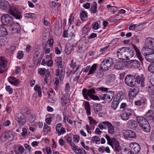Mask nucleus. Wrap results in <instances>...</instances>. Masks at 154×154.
Listing matches in <instances>:
<instances>
[{"mask_svg": "<svg viewBox=\"0 0 154 154\" xmlns=\"http://www.w3.org/2000/svg\"><path fill=\"white\" fill-rule=\"evenodd\" d=\"M0 8L2 10L5 11L9 10V14L17 19H20L22 17L21 13L16 6L13 5L10 6L9 2L5 0L0 1Z\"/></svg>", "mask_w": 154, "mask_h": 154, "instance_id": "obj_1", "label": "nucleus"}, {"mask_svg": "<svg viewBox=\"0 0 154 154\" xmlns=\"http://www.w3.org/2000/svg\"><path fill=\"white\" fill-rule=\"evenodd\" d=\"M116 54L118 58L122 60H129L134 54L133 50L127 47H123L119 49Z\"/></svg>", "mask_w": 154, "mask_h": 154, "instance_id": "obj_2", "label": "nucleus"}, {"mask_svg": "<svg viewBox=\"0 0 154 154\" xmlns=\"http://www.w3.org/2000/svg\"><path fill=\"white\" fill-rule=\"evenodd\" d=\"M113 63V60L111 58L109 57L105 59L100 64L101 69L106 71L108 70Z\"/></svg>", "mask_w": 154, "mask_h": 154, "instance_id": "obj_3", "label": "nucleus"}, {"mask_svg": "<svg viewBox=\"0 0 154 154\" xmlns=\"http://www.w3.org/2000/svg\"><path fill=\"white\" fill-rule=\"evenodd\" d=\"M154 48V38L148 37L146 40L145 46H144L142 49V52H145L146 51H149L152 49Z\"/></svg>", "mask_w": 154, "mask_h": 154, "instance_id": "obj_4", "label": "nucleus"}, {"mask_svg": "<svg viewBox=\"0 0 154 154\" xmlns=\"http://www.w3.org/2000/svg\"><path fill=\"white\" fill-rule=\"evenodd\" d=\"M135 112L133 110L127 109L120 114L121 119L123 121L128 120L133 116L135 115Z\"/></svg>", "mask_w": 154, "mask_h": 154, "instance_id": "obj_5", "label": "nucleus"}, {"mask_svg": "<svg viewBox=\"0 0 154 154\" xmlns=\"http://www.w3.org/2000/svg\"><path fill=\"white\" fill-rule=\"evenodd\" d=\"M114 92L112 91L107 92L106 94L100 95V100H103L105 103H109L112 100L114 96Z\"/></svg>", "mask_w": 154, "mask_h": 154, "instance_id": "obj_6", "label": "nucleus"}, {"mask_svg": "<svg viewBox=\"0 0 154 154\" xmlns=\"http://www.w3.org/2000/svg\"><path fill=\"white\" fill-rule=\"evenodd\" d=\"M1 19L3 24L8 26H11L14 23L11 17L8 14H3Z\"/></svg>", "mask_w": 154, "mask_h": 154, "instance_id": "obj_7", "label": "nucleus"}, {"mask_svg": "<svg viewBox=\"0 0 154 154\" xmlns=\"http://www.w3.org/2000/svg\"><path fill=\"white\" fill-rule=\"evenodd\" d=\"M136 75H128L126 77L125 79V84L130 87H134L135 84V77Z\"/></svg>", "mask_w": 154, "mask_h": 154, "instance_id": "obj_8", "label": "nucleus"}, {"mask_svg": "<svg viewBox=\"0 0 154 154\" xmlns=\"http://www.w3.org/2000/svg\"><path fill=\"white\" fill-rule=\"evenodd\" d=\"M60 102L63 109L66 110L70 103L69 98L66 95H64L61 98Z\"/></svg>", "mask_w": 154, "mask_h": 154, "instance_id": "obj_9", "label": "nucleus"}, {"mask_svg": "<svg viewBox=\"0 0 154 154\" xmlns=\"http://www.w3.org/2000/svg\"><path fill=\"white\" fill-rule=\"evenodd\" d=\"M15 120L20 125L23 126L26 123V120L24 116L21 113H17L15 115Z\"/></svg>", "mask_w": 154, "mask_h": 154, "instance_id": "obj_10", "label": "nucleus"}, {"mask_svg": "<svg viewBox=\"0 0 154 154\" xmlns=\"http://www.w3.org/2000/svg\"><path fill=\"white\" fill-rule=\"evenodd\" d=\"M111 141L112 143L110 145L113 149L114 151L116 152H120L122 150V148L117 140L116 139H113Z\"/></svg>", "mask_w": 154, "mask_h": 154, "instance_id": "obj_11", "label": "nucleus"}, {"mask_svg": "<svg viewBox=\"0 0 154 154\" xmlns=\"http://www.w3.org/2000/svg\"><path fill=\"white\" fill-rule=\"evenodd\" d=\"M7 65V62L4 57L0 58V73H2L6 71L5 67Z\"/></svg>", "mask_w": 154, "mask_h": 154, "instance_id": "obj_12", "label": "nucleus"}, {"mask_svg": "<svg viewBox=\"0 0 154 154\" xmlns=\"http://www.w3.org/2000/svg\"><path fill=\"white\" fill-rule=\"evenodd\" d=\"M2 140L6 141V140H11L13 138L12 133L10 131L5 132L2 133L0 137Z\"/></svg>", "mask_w": 154, "mask_h": 154, "instance_id": "obj_13", "label": "nucleus"}, {"mask_svg": "<svg viewBox=\"0 0 154 154\" xmlns=\"http://www.w3.org/2000/svg\"><path fill=\"white\" fill-rule=\"evenodd\" d=\"M130 146L131 150L134 154L138 153L140 151V146L137 143L135 142L131 143L130 144Z\"/></svg>", "mask_w": 154, "mask_h": 154, "instance_id": "obj_14", "label": "nucleus"}, {"mask_svg": "<svg viewBox=\"0 0 154 154\" xmlns=\"http://www.w3.org/2000/svg\"><path fill=\"white\" fill-rule=\"evenodd\" d=\"M136 82L138 85H140L141 87H143L145 86V78L144 75L143 74L140 75H137L135 76Z\"/></svg>", "mask_w": 154, "mask_h": 154, "instance_id": "obj_15", "label": "nucleus"}, {"mask_svg": "<svg viewBox=\"0 0 154 154\" xmlns=\"http://www.w3.org/2000/svg\"><path fill=\"white\" fill-rule=\"evenodd\" d=\"M65 70L64 68H59L55 70V75L58 77L60 80L63 81L64 78Z\"/></svg>", "mask_w": 154, "mask_h": 154, "instance_id": "obj_16", "label": "nucleus"}, {"mask_svg": "<svg viewBox=\"0 0 154 154\" xmlns=\"http://www.w3.org/2000/svg\"><path fill=\"white\" fill-rule=\"evenodd\" d=\"M139 92V89L137 87H135L133 89H130L128 93V96L129 98L132 99Z\"/></svg>", "mask_w": 154, "mask_h": 154, "instance_id": "obj_17", "label": "nucleus"}, {"mask_svg": "<svg viewBox=\"0 0 154 154\" xmlns=\"http://www.w3.org/2000/svg\"><path fill=\"white\" fill-rule=\"evenodd\" d=\"M10 26L11 27V30L13 31V32L14 33H18L20 31V26L19 23L17 22H14L13 24Z\"/></svg>", "mask_w": 154, "mask_h": 154, "instance_id": "obj_18", "label": "nucleus"}, {"mask_svg": "<svg viewBox=\"0 0 154 154\" xmlns=\"http://www.w3.org/2000/svg\"><path fill=\"white\" fill-rule=\"evenodd\" d=\"M72 40L70 41V42L66 44V48L65 50V53L66 55H69L70 54L73 49V44H72Z\"/></svg>", "mask_w": 154, "mask_h": 154, "instance_id": "obj_19", "label": "nucleus"}, {"mask_svg": "<svg viewBox=\"0 0 154 154\" xmlns=\"http://www.w3.org/2000/svg\"><path fill=\"white\" fill-rule=\"evenodd\" d=\"M9 82L12 85L14 86H18L20 83V81L15 77L10 76L8 78Z\"/></svg>", "mask_w": 154, "mask_h": 154, "instance_id": "obj_20", "label": "nucleus"}, {"mask_svg": "<svg viewBox=\"0 0 154 154\" xmlns=\"http://www.w3.org/2000/svg\"><path fill=\"white\" fill-rule=\"evenodd\" d=\"M136 120L137 122L140 127L146 123L147 124V122H148L146 119L141 116L137 117Z\"/></svg>", "mask_w": 154, "mask_h": 154, "instance_id": "obj_21", "label": "nucleus"}, {"mask_svg": "<svg viewBox=\"0 0 154 154\" xmlns=\"http://www.w3.org/2000/svg\"><path fill=\"white\" fill-rule=\"evenodd\" d=\"M103 124L107 125L108 126V131L109 133L111 134H113L114 132V127L109 122H104L102 123Z\"/></svg>", "mask_w": 154, "mask_h": 154, "instance_id": "obj_22", "label": "nucleus"}, {"mask_svg": "<svg viewBox=\"0 0 154 154\" xmlns=\"http://www.w3.org/2000/svg\"><path fill=\"white\" fill-rule=\"evenodd\" d=\"M147 103V100L146 98L142 97L140 100H138L134 102L135 105L137 106H140L142 105H144Z\"/></svg>", "mask_w": 154, "mask_h": 154, "instance_id": "obj_23", "label": "nucleus"}, {"mask_svg": "<svg viewBox=\"0 0 154 154\" xmlns=\"http://www.w3.org/2000/svg\"><path fill=\"white\" fill-rule=\"evenodd\" d=\"M126 64L123 62H117L116 63L114 67L118 69H123L125 67Z\"/></svg>", "mask_w": 154, "mask_h": 154, "instance_id": "obj_24", "label": "nucleus"}, {"mask_svg": "<svg viewBox=\"0 0 154 154\" xmlns=\"http://www.w3.org/2000/svg\"><path fill=\"white\" fill-rule=\"evenodd\" d=\"M44 81L47 84H50L51 82V77L49 71H47V73L45 74Z\"/></svg>", "mask_w": 154, "mask_h": 154, "instance_id": "obj_25", "label": "nucleus"}, {"mask_svg": "<svg viewBox=\"0 0 154 154\" xmlns=\"http://www.w3.org/2000/svg\"><path fill=\"white\" fill-rule=\"evenodd\" d=\"M125 135L128 137L135 138L136 137V135L135 133L132 130H128L126 131Z\"/></svg>", "mask_w": 154, "mask_h": 154, "instance_id": "obj_26", "label": "nucleus"}, {"mask_svg": "<svg viewBox=\"0 0 154 154\" xmlns=\"http://www.w3.org/2000/svg\"><path fill=\"white\" fill-rule=\"evenodd\" d=\"M132 45L135 51L137 57L139 60L142 62L143 60V59L139 50L135 45Z\"/></svg>", "mask_w": 154, "mask_h": 154, "instance_id": "obj_27", "label": "nucleus"}, {"mask_svg": "<svg viewBox=\"0 0 154 154\" xmlns=\"http://www.w3.org/2000/svg\"><path fill=\"white\" fill-rule=\"evenodd\" d=\"M153 114L154 112L153 110L149 109L146 113L144 116L148 120H151L152 119Z\"/></svg>", "mask_w": 154, "mask_h": 154, "instance_id": "obj_28", "label": "nucleus"}, {"mask_svg": "<svg viewBox=\"0 0 154 154\" xmlns=\"http://www.w3.org/2000/svg\"><path fill=\"white\" fill-rule=\"evenodd\" d=\"M127 124L128 125L132 128H135L138 126L137 122L134 120L132 119L128 121Z\"/></svg>", "mask_w": 154, "mask_h": 154, "instance_id": "obj_29", "label": "nucleus"}, {"mask_svg": "<svg viewBox=\"0 0 154 154\" xmlns=\"http://www.w3.org/2000/svg\"><path fill=\"white\" fill-rule=\"evenodd\" d=\"M86 44V43H84L79 46V48L77 50L78 53L81 54L83 53L86 50L87 48L85 45Z\"/></svg>", "mask_w": 154, "mask_h": 154, "instance_id": "obj_30", "label": "nucleus"}, {"mask_svg": "<svg viewBox=\"0 0 154 154\" xmlns=\"http://www.w3.org/2000/svg\"><path fill=\"white\" fill-rule=\"evenodd\" d=\"M8 35L7 31L4 26H0V36L4 37Z\"/></svg>", "mask_w": 154, "mask_h": 154, "instance_id": "obj_31", "label": "nucleus"}, {"mask_svg": "<svg viewBox=\"0 0 154 154\" xmlns=\"http://www.w3.org/2000/svg\"><path fill=\"white\" fill-rule=\"evenodd\" d=\"M90 10L91 12L93 14L96 13L97 12V4L96 2H94L93 3Z\"/></svg>", "mask_w": 154, "mask_h": 154, "instance_id": "obj_32", "label": "nucleus"}, {"mask_svg": "<svg viewBox=\"0 0 154 154\" xmlns=\"http://www.w3.org/2000/svg\"><path fill=\"white\" fill-rule=\"evenodd\" d=\"M141 127L144 131L146 133H148L150 131V127L149 123L148 122L147 124L146 123L144 125H142Z\"/></svg>", "mask_w": 154, "mask_h": 154, "instance_id": "obj_33", "label": "nucleus"}, {"mask_svg": "<svg viewBox=\"0 0 154 154\" xmlns=\"http://www.w3.org/2000/svg\"><path fill=\"white\" fill-rule=\"evenodd\" d=\"M145 57L146 59L149 62H151L153 59H152V54L151 53V51L148 52V53H145Z\"/></svg>", "mask_w": 154, "mask_h": 154, "instance_id": "obj_34", "label": "nucleus"}, {"mask_svg": "<svg viewBox=\"0 0 154 154\" xmlns=\"http://www.w3.org/2000/svg\"><path fill=\"white\" fill-rule=\"evenodd\" d=\"M103 71H105L102 70L100 68L99 71H97L95 74V77L96 78L99 79L102 78L104 75Z\"/></svg>", "mask_w": 154, "mask_h": 154, "instance_id": "obj_35", "label": "nucleus"}, {"mask_svg": "<svg viewBox=\"0 0 154 154\" xmlns=\"http://www.w3.org/2000/svg\"><path fill=\"white\" fill-rule=\"evenodd\" d=\"M93 110L95 113H97L98 112L100 111L102 109L101 105L98 103L95 104L93 105Z\"/></svg>", "mask_w": 154, "mask_h": 154, "instance_id": "obj_36", "label": "nucleus"}, {"mask_svg": "<svg viewBox=\"0 0 154 154\" xmlns=\"http://www.w3.org/2000/svg\"><path fill=\"white\" fill-rule=\"evenodd\" d=\"M125 97V95L122 91H119L118 92L116 95V100L119 101L122 100Z\"/></svg>", "mask_w": 154, "mask_h": 154, "instance_id": "obj_37", "label": "nucleus"}, {"mask_svg": "<svg viewBox=\"0 0 154 154\" xmlns=\"http://www.w3.org/2000/svg\"><path fill=\"white\" fill-rule=\"evenodd\" d=\"M85 108L86 110V112L87 115H91L90 107L89 102L88 101H86L85 106Z\"/></svg>", "mask_w": 154, "mask_h": 154, "instance_id": "obj_38", "label": "nucleus"}, {"mask_svg": "<svg viewBox=\"0 0 154 154\" xmlns=\"http://www.w3.org/2000/svg\"><path fill=\"white\" fill-rule=\"evenodd\" d=\"M97 64H94L91 67L88 73V75H90L94 74L97 69Z\"/></svg>", "mask_w": 154, "mask_h": 154, "instance_id": "obj_39", "label": "nucleus"}, {"mask_svg": "<svg viewBox=\"0 0 154 154\" xmlns=\"http://www.w3.org/2000/svg\"><path fill=\"white\" fill-rule=\"evenodd\" d=\"M131 65L135 68H139L140 66L139 62L136 60H131Z\"/></svg>", "mask_w": 154, "mask_h": 154, "instance_id": "obj_40", "label": "nucleus"}, {"mask_svg": "<svg viewBox=\"0 0 154 154\" xmlns=\"http://www.w3.org/2000/svg\"><path fill=\"white\" fill-rule=\"evenodd\" d=\"M119 103V101L117 100H115L114 99L111 105V107L113 109H116L118 107V105Z\"/></svg>", "mask_w": 154, "mask_h": 154, "instance_id": "obj_41", "label": "nucleus"}, {"mask_svg": "<svg viewBox=\"0 0 154 154\" xmlns=\"http://www.w3.org/2000/svg\"><path fill=\"white\" fill-rule=\"evenodd\" d=\"M149 94L151 100L154 102V88H151L150 86L149 87Z\"/></svg>", "mask_w": 154, "mask_h": 154, "instance_id": "obj_42", "label": "nucleus"}, {"mask_svg": "<svg viewBox=\"0 0 154 154\" xmlns=\"http://www.w3.org/2000/svg\"><path fill=\"white\" fill-rule=\"evenodd\" d=\"M38 73L41 75H43L45 74H46L47 73V71H49L44 68H39L38 69Z\"/></svg>", "mask_w": 154, "mask_h": 154, "instance_id": "obj_43", "label": "nucleus"}, {"mask_svg": "<svg viewBox=\"0 0 154 154\" xmlns=\"http://www.w3.org/2000/svg\"><path fill=\"white\" fill-rule=\"evenodd\" d=\"M83 95L86 100H89L88 96H89L88 90L86 88H84L82 91Z\"/></svg>", "mask_w": 154, "mask_h": 154, "instance_id": "obj_44", "label": "nucleus"}, {"mask_svg": "<svg viewBox=\"0 0 154 154\" xmlns=\"http://www.w3.org/2000/svg\"><path fill=\"white\" fill-rule=\"evenodd\" d=\"M91 141L93 143H95L97 144H100V139L97 136H96L92 137Z\"/></svg>", "mask_w": 154, "mask_h": 154, "instance_id": "obj_45", "label": "nucleus"}, {"mask_svg": "<svg viewBox=\"0 0 154 154\" xmlns=\"http://www.w3.org/2000/svg\"><path fill=\"white\" fill-rule=\"evenodd\" d=\"M34 90L35 91L38 92V96L41 97H42V92L41 87L36 85L34 87Z\"/></svg>", "mask_w": 154, "mask_h": 154, "instance_id": "obj_46", "label": "nucleus"}, {"mask_svg": "<svg viewBox=\"0 0 154 154\" xmlns=\"http://www.w3.org/2000/svg\"><path fill=\"white\" fill-rule=\"evenodd\" d=\"M90 30V27L88 25H85L82 29V34L85 35Z\"/></svg>", "mask_w": 154, "mask_h": 154, "instance_id": "obj_47", "label": "nucleus"}, {"mask_svg": "<svg viewBox=\"0 0 154 154\" xmlns=\"http://www.w3.org/2000/svg\"><path fill=\"white\" fill-rule=\"evenodd\" d=\"M88 119L89 121V123L91 125H96L97 122L92 117L88 116Z\"/></svg>", "mask_w": 154, "mask_h": 154, "instance_id": "obj_48", "label": "nucleus"}, {"mask_svg": "<svg viewBox=\"0 0 154 154\" xmlns=\"http://www.w3.org/2000/svg\"><path fill=\"white\" fill-rule=\"evenodd\" d=\"M56 62V64L58 66V68H63V66L62 65V61L61 60L57 59L55 60Z\"/></svg>", "mask_w": 154, "mask_h": 154, "instance_id": "obj_49", "label": "nucleus"}, {"mask_svg": "<svg viewBox=\"0 0 154 154\" xmlns=\"http://www.w3.org/2000/svg\"><path fill=\"white\" fill-rule=\"evenodd\" d=\"M148 70L152 73H154V62H152L148 68Z\"/></svg>", "mask_w": 154, "mask_h": 154, "instance_id": "obj_50", "label": "nucleus"}, {"mask_svg": "<svg viewBox=\"0 0 154 154\" xmlns=\"http://www.w3.org/2000/svg\"><path fill=\"white\" fill-rule=\"evenodd\" d=\"M51 131L50 127L47 125H44V126L43 131L45 134H47Z\"/></svg>", "mask_w": 154, "mask_h": 154, "instance_id": "obj_51", "label": "nucleus"}, {"mask_svg": "<svg viewBox=\"0 0 154 154\" xmlns=\"http://www.w3.org/2000/svg\"><path fill=\"white\" fill-rule=\"evenodd\" d=\"M121 154H134L132 151L129 149H125L121 152Z\"/></svg>", "mask_w": 154, "mask_h": 154, "instance_id": "obj_52", "label": "nucleus"}, {"mask_svg": "<svg viewBox=\"0 0 154 154\" xmlns=\"http://www.w3.org/2000/svg\"><path fill=\"white\" fill-rule=\"evenodd\" d=\"M50 48L51 46H50L49 48H48L47 44H45L44 48V52L45 54L49 53L50 51Z\"/></svg>", "mask_w": 154, "mask_h": 154, "instance_id": "obj_53", "label": "nucleus"}, {"mask_svg": "<svg viewBox=\"0 0 154 154\" xmlns=\"http://www.w3.org/2000/svg\"><path fill=\"white\" fill-rule=\"evenodd\" d=\"M23 52L22 51H19L18 52L17 57V59H20L23 57Z\"/></svg>", "mask_w": 154, "mask_h": 154, "instance_id": "obj_54", "label": "nucleus"}, {"mask_svg": "<svg viewBox=\"0 0 154 154\" xmlns=\"http://www.w3.org/2000/svg\"><path fill=\"white\" fill-rule=\"evenodd\" d=\"M105 137L107 140L108 144L110 145L112 143L111 140L113 139H116L115 138H112L110 139V137L107 134H106L105 136Z\"/></svg>", "mask_w": 154, "mask_h": 154, "instance_id": "obj_55", "label": "nucleus"}, {"mask_svg": "<svg viewBox=\"0 0 154 154\" xmlns=\"http://www.w3.org/2000/svg\"><path fill=\"white\" fill-rule=\"evenodd\" d=\"M66 132V131L65 129L63 127H62L60 128V130L59 129L58 132H56V133L58 134V136L61 135L62 134H64Z\"/></svg>", "mask_w": 154, "mask_h": 154, "instance_id": "obj_56", "label": "nucleus"}, {"mask_svg": "<svg viewBox=\"0 0 154 154\" xmlns=\"http://www.w3.org/2000/svg\"><path fill=\"white\" fill-rule=\"evenodd\" d=\"M48 94L49 97H51V96L54 97L55 95V93L54 90L52 89L51 88L49 89V91H48Z\"/></svg>", "mask_w": 154, "mask_h": 154, "instance_id": "obj_57", "label": "nucleus"}, {"mask_svg": "<svg viewBox=\"0 0 154 154\" xmlns=\"http://www.w3.org/2000/svg\"><path fill=\"white\" fill-rule=\"evenodd\" d=\"M70 86L69 83H67L65 85V91L66 93H68L70 91Z\"/></svg>", "mask_w": 154, "mask_h": 154, "instance_id": "obj_58", "label": "nucleus"}, {"mask_svg": "<svg viewBox=\"0 0 154 154\" xmlns=\"http://www.w3.org/2000/svg\"><path fill=\"white\" fill-rule=\"evenodd\" d=\"M16 48V47L14 46H11L9 48L7 49L6 50L7 51L12 53L15 50Z\"/></svg>", "mask_w": 154, "mask_h": 154, "instance_id": "obj_59", "label": "nucleus"}, {"mask_svg": "<svg viewBox=\"0 0 154 154\" xmlns=\"http://www.w3.org/2000/svg\"><path fill=\"white\" fill-rule=\"evenodd\" d=\"M93 29L94 30H97L100 27L98 23L97 22L94 23L92 24Z\"/></svg>", "mask_w": 154, "mask_h": 154, "instance_id": "obj_60", "label": "nucleus"}, {"mask_svg": "<svg viewBox=\"0 0 154 154\" xmlns=\"http://www.w3.org/2000/svg\"><path fill=\"white\" fill-rule=\"evenodd\" d=\"M89 96L90 97L91 95L95 94V91L94 88L90 89L88 90Z\"/></svg>", "mask_w": 154, "mask_h": 154, "instance_id": "obj_61", "label": "nucleus"}, {"mask_svg": "<svg viewBox=\"0 0 154 154\" xmlns=\"http://www.w3.org/2000/svg\"><path fill=\"white\" fill-rule=\"evenodd\" d=\"M89 97L91 99L94 100H100V96L98 97L97 96L93 94L92 95H91Z\"/></svg>", "mask_w": 154, "mask_h": 154, "instance_id": "obj_62", "label": "nucleus"}, {"mask_svg": "<svg viewBox=\"0 0 154 154\" xmlns=\"http://www.w3.org/2000/svg\"><path fill=\"white\" fill-rule=\"evenodd\" d=\"M35 14L31 13H26L24 15L25 17L26 18H33L34 15Z\"/></svg>", "mask_w": 154, "mask_h": 154, "instance_id": "obj_63", "label": "nucleus"}, {"mask_svg": "<svg viewBox=\"0 0 154 154\" xmlns=\"http://www.w3.org/2000/svg\"><path fill=\"white\" fill-rule=\"evenodd\" d=\"M80 17L81 19L82 18H85L87 17V13L85 11H82L80 14Z\"/></svg>", "mask_w": 154, "mask_h": 154, "instance_id": "obj_64", "label": "nucleus"}]
</instances>
